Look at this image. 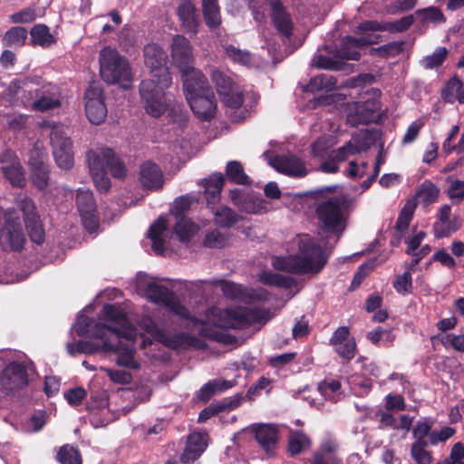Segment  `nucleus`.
<instances>
[{
	"instance_id": "nucleus-62",
	"label": "nucleus",
	"mask_w": 464,
	"mask_h": 464,
	"mask_svg": "<svg viewBox=\"0 0 464 464\" xmlns=\"http://www.w3.org/2000/svg\"><path fill=\"white\" fill-rule=\"evenodd\" d=\"M424 122L422 120L418 119L411 122L408 127L404 136L402 137V143L409 144L416 140L418 137L420 130L423 127Z\"/></svg>"
},
{
	"instance_id": "nucleus-64",
	"label": "nucleus",
	"mask_w": 464,
	"mask_h": 464,
	"mask_svg": "<svg viewBox=\"0 0 464 464\" xmlns=\"http://www.w3.org/2000/svg\"><path fill=\"white\" fill-rule=\"evenodd\" d=\"M448 195L451 199L462 200L464 198V180L451 181L448 188Z\"/></svg>"
},
{
	"instance_id": "nucleus-19",
	"label": "nucleus",
	"mask_w": 464,
	"mask_h": 464,
	"mask_svg": "<svg viewBox=\"0 0 464 464\" xmlns=\"http://www.w3.org/2000/svg\"><path fill=\"white\" fill-rule=\"evenodd\" d=\"M20 208L24 213L25 227L31 240L36 244L43 243L44 230L34 201L28 198H24L20 201Z\"/></svg>"
},
{
	"instance_id": "nucleus-23",
	"label": "nucleus",
	"mask_w": 464,
	"mask_h": 464,
	"mask_svg": "<svg viewBox=\"0 0 464 464\" xmlns=\"http://www.w3.org/2000/svg\"><path fill=\"white\" fill-rule=\"evenodd\" d=\"M461 227L460 219L451 217V208L448 204L442 205L437 213V220L433 224V233L437 238L448 237L457 232Z\"/></svg>"
},
{
	"instance_id": "nucleus-13",
	"label": "nucleus",
	"mask_w": 464,
	"mask_h": 464,
	"mask_svg": "<svg viewBox=\"0 0 464 464\" xmlns=\"http://www.w3.org/2000/svg\"><path fill=\"white\" fill-rule=\"evenodd\" d=\"M51 144L54 160L59 168L70 169L74 163L72 142L68 138V130L62 125L53 126Z\"/></svg>"
},
{
	"instance_id": "nucleus-12",
	"label": "nucleus",
	"mask_w": 464,
	"mask_h": 464,
	"mask_svg": "<svg viewBox=\"0 0 464 464\" xmlns=\"http://www.w3.org/2000/svg\"><path fill=\"white\" fill-rule=\"evenodd\" d=\"M3 219L4 223L0 225V245L5 249L21 250L25 239L16 212L7 210Z\"/></svg>"
},
{
	"instance_id": "nucleus-38",
	"label": "nucleus",
	"mask_w": 464,
	"mask_h": 464,
	"mask_svg": "<svg viewBox=\"0 0 464 464\" xmlns=\"http://www.w3.org/2000/svg\"><path fill=\"white\" fill-rule=\"evenodd\" d=\"M202 12L206 24L209 28H216L221 24L218 0H202Z\"/></svg>"
},
{
	"instance_id": "nucleus-47",
	"label": "nucleus",
	"mask_w": 464,
	"mask_h": 464,
	"mask_svg": "<svg viewBox=\"0 0 464 464\" xmlns=\"http://www.w3.org/2000/svg\"><path fill=\"white\" fill-rule=\"evenodd\" d=\"M462 82L456 76L452 77L442 90V98L448 102L458 101L460 103Z\"/></svg>"
},
{
	"instance_id": "nucleus-53",
	"label": "nucleus",
	"mask_w": 464,
	"mask_h": 464,
	"mask_svg": "<svg viewBox=\"0 0 464 464\" xmlns=\"http://www.w3.org/2000/svg\"><path fill=\"white\" fill-rule=\"evenodd\" d=\"M427 445V442H420V440L412 443L411 454L417 464H431V454L425 450Z\"/></svg>"
},
{
	"instance_id": "nucleus-49",
	"label": "nucleus",
	"mask_w": 464,
	"mask_h": 464,
	"mask_svg": "<svg viewBox=\"0 0 464 464\" xmlns=\"http://www.w3.org/2000/svg\"><path fill=\"white\" fill-rule=\"evenodd\" d=\"M57 460L61 464H82V457L77 449L70 445L62 446L57 451Z\"/></svg>"
},
{
	"instance_id": "nucleus-7",
	"label": "nucleus",
	"mask_w": 464,
	"mask_h": 464,
	"mask_svg": "<svg viewBox=\"0 0 464 464\" xmlns=\"http://www.w3.org/2000/svg\"><path fill=\"white\" fill-rule=\"evenodd\" d=\"M183 90L192 111L198 119L208 121L215 116V96L201 72L188 74L183 82Z\"/></svg>"
},
{
	"instance_id": "nucleus-16",
	"label": "nucleus",
	"mask_w": 464,
	"mask_h": 464,
	"mask_svg": "<svg viewBox=\"0 0 464 464\" xmlns=\"http://www.w3.org/2000/svg\"><path fill=\"white\" fill-rule=\"evenodd\" d=\"M85 113L89 121L93 124L104 121L107 115V107L104 102V95L102 85L99 82H92L84 93Z\"/></svg>"
},
{
	"instance_id": "nucleus-25",
	"label": "nucleus",
	"mask_w": 464,
	"mask_h": 464,
	"mask_svg": "<svg viewBox=\"0 0 464 464\" xmlns=\"http://www.w3.org/2000/svg\"><path fill=\"white\" fill-rule=\"evenodd\" d=\"M330 343L342 358L350 361L355 356L356 343L347 327L337 328L330 339Z\"/></svg>"
},
{
	"instance_id": "nucleus-1",
	"label": "nucleus",
	"mask_w": 464,
	"mask_h": 464,
	"mask_svg": "<svg viewBox=\"0 0 464 464\" xmlns=\"http://www.w3.org/2000/svg\"><path fill=\"white\" fill-rule=\"evenodd\" d=\"M104 323H98L84 314H80L74 325L76 334L93 340L68 343L70 354L94 353L100 351L118 354L116 363L132 370L140 368L134 358V342L137 329L128 321L126 315L115 305L106 304L101 314Z\"/></svg>"
},
{
	"instance_id": "nucleus-34",
	"label": "nucleus",
	"mask_w": 464,
	"mask_h": 464,
	"mask_svg": "<svg viewBox=\"0 0 464 464\" xmlns=\"http://www.w3.org/2000/svg\"><path fill=\"white\" fill-rule=\"evenodd\" d=\"M252 430L262 448L270 452L277 441L276 428L270 424H256L253 426Z\"/></svg>"
},
{
	"instance_id": "nucleus-24",
	"label": "nucleus",
	"mask_w": 464,
	"mask_h": 464,
	"mask_svg": "<svg viewBox=\"0 0 464 464\" xmlns=\"http://www.w3.org/2000/svg\"><path fill=\"white\" fill-rule=\"evenodd\" d=\"M166 53L157 44H149L144 48V63L149 68L150 77L149 79L161 80L163 70L169 72L166 67Z\"/></svg>"
},
{
	"instance_id": "nucleus-30",
	"label": "nucleus",
	"mask_w": 464,
	"mask_h": 464,
	"mask_svg": "<svg viewBox=\"0 0 464 464\" xmlns=\"http://www.w3.org/2000/svg\"><path fill=\"white\" fill-rule=\"evenodd\" d=\"M177 14L184 30L192 34L198 31L199 17L195 5L188 0L182 1L178 9Z\"/></svg>"
},
{
	"instance_id": "nucleus-52",
	"label": "nucleus",
	"mask_w": 464,
	"mask_h": 464,
	"mask_svg": "<svg viewBox=\"0 0 464 464\" xmlns=\"http://www.w3.org/2000/svg\"><path fill=\"white\" fill-rule=\"evenodd\" d=\"M366 337L372 343H381L383 346H390L395 338L392 331L381 327L367 333Z\"/></svg>"
},
{
	"instance_id": "nucleus-54",
	"label": "nucleus",
	"mask_w": 464,
	"mask_h": 464,
	"mask_svg": "<svg viewBox=\"0 0 464 464\" xmlns=\"http://www.w3.org/2000/svg\"><path fill=\"white\" fill-rule=\"evenodd\" d=\"M447 54L448 51L445 47H439L430 55L422 58L420 64L425 69H434L442 64Z\"/></svg>"
},
{
	"instance_id": "nucleus-31",
	"label": "nucleus",
	"mask_w": 464,
	"mask_h": 464,
	"mask_svg": "<svg viewBox=\"0 0 464 464\" xmlns=\"http://www.w3.org/2000/svg\"><path fill=\"white\" fill-rule=\"evenodd\" d=\"M378 107L379 104L374 100L350 104L347 120L352 125L365 123L371 121V114L377 111Z\"/></svg>"
},
{
	"instance_id": "nucleus-3",
	"label": "nucleus",
	"mask_w": 464,
	"mask_h": 464,
	"mask_svg": "<svg viewBox=\"0 0 464 464\" xmlns=\"http://www.w3.org/2000/svg\"><path fill=\"white\" fill-rule=\"evenodd\" d=\"M294 245L297 247L295 255L272 257L271 264L275 269L304 275L318 273L324 266L327 256L310 236H298L294 240Z\"/></svg>"
},
{
	"instance_id": "nucleus-20",
	"label": "nucleus",
	"mask_w": 464,
	"mask_h": 464,
	"mask_svg": "<svg viewBox=\"0 0 464 464\" xmlns=\"http://www.w3.org/2000/svg\"><path fill=\"white\" fill-rule=\"evenodd\" d=\"M143 324L146 333L150 334L154 340L168 347L176 349L193 344L194 339L191 336L185 334L170 336L150 319L144 320Z\"/></svg>"
},
{
	"instance_id": "nucleus-6",
	"label": "nucleus",
	"mask_w": 464,
	"mask_h": 464,
	"mask_svg": "<svg viewBox=\"0 0 464 464\" xmlns=\"http://www.w3.org/2000/svg\"><path fill=\"white\" fill-rule=\"evenodd\" d=\"M86 163L90 174L98 190L107 192L111 188V181L107 169L115 179H123L126 176V168L112 150L109 148L92 149L86 152Z\"/></svg>"
},
{
	"instance_id": "nucleus-5",
	"label": "nucleus",
	"mask_w": 464,
	"mask_h": 464,
	"mask_svg": "<svg viewBox=\"0 0 464 464\" xmlns=\"http://www.w3.org/2000/svg\"><path fill=\"white\" fill-rule=\"evenodd\" d=\"M161 80L145 79L140 84V95L147 114L158 118L168 112L173 121H185L179 106L172 103L173 99L167 90L172 83L169 72L162 71Z\"/></svg>"
},
{
	"instance_id": "nucleus-56",
	"label": "nucleus",
	"mask_w": 464,
	"mask_h": 464,
	"mask_svg": "<svg viewBox=\"0 0 464 464\" xmlns=\"http://www.w3.org/2000/svg\"><path fill=\"white\" fill-rule=\"evenodd\" d=\"M197 199L189 195L182 196L175 199L171 208V214L175 218H183L185 211L189 209L192 203Z\"/></svg>"
},
{
	"instance_id": "nucleus-37",
	"label": "nucleus",
	"mask_w": 464,
	"mask_h": 464,
	"mask_svg": "<svg viewBox=\"0 0 464 464\" xmlns=\"http://www.w3.org/2000/svg\"><path fill=\"white\" fill-rule=\"evenodd\" d=\"M176 222L173 227V234L182 243H188L198 233V227L186 217L175 218Z\"/></svg>"
},
{
	"instance_id": "nucleus-46",
	"label": "nucleus",
	"mask_w": 464,
	"mask_h": 464,
	"mask_svg": "<svg viewBox=\"0 0 464 464\" xmlns=\"http://www.w3.org/2000/svg\"><path fill=\"white\" fill-rule=\"evenodd\" d=\"M27 38V31L23 27H12L3 36V44L5 46L19 47L24 45Z\"/></svg>"
},
{
	"instance_id": "nucleus-58",
	"label": "nucleus",
	"mask_w": 464,
	"mask_h": 464,
	"mask_svg": "<svg viewBox=\"0 0 464 464\" xmlns=\"http://www.w3.org/2000/svg\"><path fill=\"white\" fill-rule=\"evenodd\" d=\"M101 371L106 372L111 381L118 384H129L132 375L126 370H112L107 367H101Z\"/></svg>"
},
{
	"instance_id": "nucleus-11",
	"label": "nucleus",
	"mask_w": 464,
	"mask_h": 464,
	"mask_svg": "<svg viewBox=\"0 0 464 464\" xmlns=\"http://www.w3.org/2000/svg\"><path fill=\"white\" fill-rule=\"evenodd\" d=\"M100 72L108 83H117L129 88L132 82V72L128 61L115 49L105 47L100 53Z\"/></svg>"
},
{
	"instance_id": "nucleus-4",
	"label": "nucleus",
	"mask_w": 464,
	"mask_h": 464,
	"mask_svg": "<svg viewBox=\"0 0 464 464\" xmlns=\"http://www.w3.org/2000/svg\"><path fill=\"white\" fill-rule=\"evenodd\" d=\"M317 195L315 215L320 228L324 233L334 235L337 241L345 230L347 211L353 200L341 190L333 192L330 187L320 189Z\"/></svg>"
},
{
	"instance_id": "nucleus-2",
	"label": "nucleus",
	"mask_w": 464,
	"mask_h": 464,
	"mask_svg": "<svg viewBox=\"0 0 464 464\" xmlns=\"http://www.w3.org/2000/svg\"><path fill=\"white\" fill-rule=\"evenodd\" d=\"M269 319V312L265 309L212 307L206 311L204 317L198 323L201 325L200 334L204 337L230 344L236 339L226 332L227 329H241L251 324H264Z\"/></svg>"
},
{
	"instance_id": "nucleus-41",
	"label": "nucleus",
	"mask_w": 464,
	"mask_h": 464,
	"mask_svg": "<svg viewBox=\"0 0 464 464\" xmlns=\"http://www.w3.org/2000/svg\"><path fill=\"white\" fill-rule=\"evenodd\" d=\"M258 280L268 285H276L290 288L295 284V279L291 276H281L271 271H262L258 275Z\"/></svg>"
},
{
	"instance_id": "nucleus-50",
	"label": "nucleus",
	"mask_w": 464,
	"mask_h": 464,
	"mask_svg": "<svg viewBox=\"0 0 464 464\" xmlns=\"http://www.w3.org/2000/svg\"><path fill=\"white\" fill-rule=\"evenodd\" d=\"M341 383L337 380L324 381L318 386V391L323 397L331 401H337L341 396Z\"/></svg>"
},
{
	"instance_id": "nucleus-43",
	"label": "nucleus",
	"mask_w": 464,
	"mask_h": 464,
	"mask_svg": "<svg viewBox=\"0 0 464 464\" xmlns=\"http://www.w3.org/2000/svg\"><path fill=\"white\" fill-rule=\"evenodd\" d=\"M440 189L430 181L425 180L419 188L416 196L424 205H430L439 198Z\"/></svg>"
},
{
	"instance_id": "nucleus-51",
	"label": "nucleus",
	"mask_w": 464,
	"mask_h": 464,
	"mask_svg": "<svg viewBox=\"0 0 464 464\" xmlns=\"http://www.w3.org/2000/svg\"><path fill=\"white\" fill-rule=\"evenodd\" d=\"M227 382L214 380L208 382L199 390L198 398L203 401H208L211 396L218 392H222L229 388Z\"/></svg>"
},
{
	"instance_id": "nucleus-21",
	"label": "nucleus",
	"mask_w": 464,
	"mask_h": 464,
	"mask_svg": "<svg viewBox=\"0 0 464 464\" xmlns=\"http://www.w3.org/2000/svg\"><path fill=\"white\" fill-rule=\"evenodd\" d=\"M167 219L160 217L150 227L148 237L151 241V247L158 255H164L168 249L172 248V236L169 237Z\"/></svg>"
},
{
	"instance_id": "nucleus-55",
	"label": "nucleus",
	"mask_w": 464,
	"mask_h": 464,
	"mask_svg": "<svg viewBox=\"0 0 464 464\" xmlns=\"http://www.w3.org/2000/svg\"><path fill=\"white\" fill-rule=\"evenodd\" d=\"M224 49L226 55L235 63L247 65L251 62V55L246 51L240 50L233 45H226Z\"/></svg>"
},
{
	"instance_id": "nucleus-18",
	"label": "nucleus",
	"mask_w": 464,
	"mask_h": 464,
	"mask_svg": "<svg viewBox=\"0 0 464 464\" xmlns=\"http://www.w3.org/2000/svg\"><path fill=\"white\" fill-rule=\"evenodd\" d=\"M76 204L84 227L90 233L96 232L99 222L92 193L89 189H78Z\"/></svg>"
},
{
	"instance_id": "nucleus-40",
	"label": "nucleus",
	"mask_w": 464,
	"mask_h": 464,
	"mask_svg": "<svg viewBox=\"0 0 464 464\" xmlns=\"http://www.w3.org/2000/svg\"><path fill=\"white\" fill-rule=\"evenodd\" d=\"M336 79L329 74L321 73L311 78L306 86V91L315 92H330L336 88Z\"/></svg>"
},
{
	"instance_id": "nucleus-48",
	"label": "nucleus",
	"mask_w": 464,
	"mask_h": 464,
	"mask_svg": "<svg viewBox=\"0 0 464 464\" xmlns=\"http://www.w3.org/2000/svg\"><path fill=\"white\" fill-rule=\"evenodd\" d=\"M226 175L230 181L237 184L245 185L249 181L247 175L244 171L243 166L240 162L236 160L227 162L226 167Z\"/></svg>"
},
{
	"instance_id": "nucleus-33",
	"label": "nucleus",
	"mask_w": 464,
	"mask_h": 464,
	"mask_svg": "<svg viewBox=\"0 0 464 464\" xmlns=\"http://www.w3.org/2000/svg\"><path fill=\"white\" fill-rule=\"evenodd\" d=\"M338 446L335 441L326 440L314 453L311 464H342L337 456Z\"/></svg>"
},
{
	"instance_id": "nucleus-26",
	"label": "nucleus",
	"mask_w": 464,
	"mask_h": 464,
	"mask_svg": "<svg viewBox=\"0 0 464 464\" xmlns=\"http://www.w3.org/2000/svg\"><path fill=\"white\" fill-rule=\"evenodd\" d=\"M61 105V95L58 88L51 83L44 84L35 90V100L32 103L34 111H44Z\"/></svg>"
},
{
	"instance_id": "nucleus-57",
	"label": "nucleus",
	"mask_w": 464,
	"mask_h": 464,
	"mask_svg": "<svg viewBox=\"0 0 464 464\" xmlns=\"http://www.w3.org/2000/svg\"><path fill=\"white\" fill-rule=\"evenodd\" d=\"M393 287L400 295H408L411 292L412 282L411 274L409 271L396 276L393 282Z\"/></svg>"
},
{
	"instance_id": "nucleus-61",
	"label": "nucleus",
	"mask_w": 464,
	"mask_h": 464,
	"mask_svg": "<svg viewBox=\"0 0 464 464\" xmlns=\"http://www.w3.org/2000/svg\"><path fill=\"white\" fill-rule=\"evenodd\" d=\"M455 433V430L450 427H444L440 430H433L429 435V440L431 445L443 442L449 440Z\"/></svg>"
},
{
	"instance_id": "nucleus-36",
	"label": "nucleus",
	"mask_w": 464,
	"mask_h": 464,
	"mask_svg": "<svg viewBox=\"0 0 464 464\" xmlns=\"http://www.w3.org/2000/svg\"><path fill=\"white\" fill-rule=\"evenodd\" d=\"M30 44L33 46L48 48L56 43L55 37L44 24H35L30 31Z\"/></svg>"
},
{
	"instance_id": "nucleus-15",
	"label": "nucleus",
	"mask_w": 464,
	"mask_h": 464,
	"mask_svg": "<svg viewBox=\"0 0 464 464\" xmlns=\"http://www.w3.org/2000/svg\"><path fill=\"white\" fill-rule=\"evenodd\" d=\"M171 58L173 63L182 73L183 82L188 74L199 72L193 67L194 57L189 41L183 35H174L171 42Z\"/></svg>"
},
{
	"instance_id": "nucleus-28",
	"label": "nucleus",
	"mask_w": 464,
	"mask_h": 464,
	"mask_svg": "<svg viewBox=\"0 0 464 464\" xmlns=\"http://www.w3.org/2000/svg\"><path fill=\"white\" fill-rule=\"evenodd\" d=\"M208 446V434L205 432H194L188 437L184 452L180 460L184 463H190L196 460Z\"/></svg>"
},
{
	"instance_id": "nucleus-9",
	"label": "nucleus",
	"mask_w": 464,
	"mask_h": 464,
	"mask_svg": "<svg viewBox=\"0 0 464 464\" xmlns=\"http://www.w3.org/2000/svg\"><path fill=\"white\" fill-rule=\"evenodd\" d=\"M188 288L191 291L198 292L202 296H208L215 293L218 288H220L226 297L246 303L266 298V292L263 288H244L238 284L225 279L190 282Z\"/></svg>"
},
{
	"instance_id": "nucleus-39",
	"label": "nucleus",
	"mask_w": 464,
	"mask_h": 464,
	"mask_svg": "<svg viewBox=\"0 0 464 464\" xmlns=\"http://www.w3.org/2000/svg\"><path fill=\"white\" fill-rule=\"evenodd\" d=\"M31 179L34 185L43 190L48 186L49 169L42 161H31Z\"/></svg>"
},
{
	"instance_id": "nucleus-59",
	"label": "nucleus",
	"mask_w": 464,
	"mask_h": 464,
	"mask_svg": "<svg viewBox=\"0 0 464 464\" xmlns=\"http://www.w3.org/2000/svg\"><path fill=\"white\" fill-rule=\"evenodd\" d=\"M464 444L455 443L451 448L450 456L437 464H464Z\"/></svg>"
},
{
	"instance_id": "nucleus-63",
	"label": "nucleus",
	"mask_w": 464,
	"mask_h": 464,
	"mask_svg": "<svg viewBox=\"0 0 464 464\" xmlns=\"http://www.w3.org/2000/svg\"><path fill=\"white\" fill-rule=\"evenodd\" d=\"M35 19V12L32 8H26L10 16V20L14 24L32 23Z\"/></svg>"
},
{
	"instance_id": "nucleus-8",
	"label": "nucleus",
	"mask_w": 464,
	"mask_h": 464,
	"mask_svg": "<svg viewBox=\"0 0 464 464\" xmlns=\"http://www.w3.org/2000/svg\"><path fill=\"white\" fill-rule=\"evenodd\" d=\"M136 290L149 301L164 306L180 318H190L188 310L162 280L139 274L136 278Z\"/></svg>"
},
{
	"instance_id": "nucleus-14",
	"label": "nucleus",
	"mask_w": 464,
	"mask_h": 464,
	"mask_svg": "<svg viewBox=\"0 0 464 464\" xmlns=\"http://www.w3.org/2000/svg\"><path fill=\"white\" fill-rule=\"evenodd\" d=\"M211 79L222 102L232 109H238L243 103V94L239 86L221 71L214 70Z\"/></svg>"
},
{
	"instance_id": "nucleus-44",
	"label": "nucleus",
	"mask_w": 464,
	"mask_h": 464,
	"mask_svg": "<svg viewBox=\"0 0 464 464\" xmlns=\"http://www.w3.org/2000/svg\"><path fill=\"white\" fill-rule=\"evenodd\" d=\"M311 441L303 432H291L288 438V450L291 455H296L309 449Z\"/></svg>"
},
{
	"instance_id": "nucleus-27",
	"label": "nucleus",
	"mask_w": 464,
	"mask_h": 464,
	"mask_svg": "<svg viewBox=\"0 0 464 464\" xmlns=\"http://www.w3.org/2000/svg\"><path fill=\"white\" fill-rule=\"evenodd\" d=\"M268 162L276 171L288 176L304 177L307 174L304 163L292 154L268 159Z\"/></svg>"
},
{
	"instance_id": "nucleus-42",
	"label": "nucleus",
	"mask_w": 464,
	"mask_h": 464,
	"mask_svg": "<svg viewBox=\"0 0 464 464\" xmlns=\"http://www.w3.org/2000/svg\"><path fill=\"white\" fill-rule=\"evenodd\" d=\"M215 223L223 227L233 226L238 220V216L226 206L212 209Z\"/></svg>"
},
{
	"instance_id": "nucleus-35",
	"label": "nucleus",
	"mask_w": 464,
	"mask_h": 464,
	"mask_svg": "<svg viewBox=\"0 0 464 464\" xmlns=\"http://www.w3.org/2000/svg\"><path fill=\"white\" fill-rule=\"evenodd\" d=\"M232 202L242 211L256 214L263 209L262 201L258 198L246 195L239 189L230 191Z\"/></svg>"
},
{
	"instance_id": "nucleus-32",
	"label": "nucleus",
	"mask_w": 464,
	"mask_h": 464,
	"mask_svg": "<svg viewBox=\"0 0 464 464\" xmlns=\"http://www.w3.org/2000/svg\"><path fill=\"white\" fill-rule=\"evenodd\" d=\"M140 181L148 189H158L163 185V174L152 162H145L140 167Z\"/></svg>"
},
{
	"instance_id": "nucleus-45",
	"label": "nucleus",
	"mask_w": 464,
	"mask_h": 464,
	"mask_svg": "<svg viewBox=\"0 0 464 464\" xmlns=\"http://www.w3.org/2000/svg\"><path fill=\"white\" fill-rule=\"evenodd\" d=\"M364 148L359 144L357 137H353L345 145L333 151L332 155L339 162L346 160L350 156L360 153Z\"/></svg>"
},
{
	"instance_id": "nucleus-60",
	"label": "nucleus",
	"mask_w": 464,
	"mask_h": 464,
	"mask_svg": "<svg viewBox=\"0 0 464 464\" xmlns=\"http://www.w3.org/2000/svg\"><path fill=\"white\" fill-rule=\"evenodd\" d=\"M413 206L406 205L399 215L396 222V229L399 231L405 230L412 218L413 216Z\"/></svg>"
},
{
	"instance_id": "nucleus-10",
	"label": "nucleus",
	"mask_w": 464,
	"mask_h": 464,
	"mask_svg": "<svg viewBox=\"0 0 464 464\" xmlns=\"http://www.w3.org/2000/svg\"><path fill=\"white\" fill-rule=\"evenodd\" d=\"M379 35L374 34H366L360 38L345 37L341 48L337 50L336 54L332 57L317 55L314 59V64L321 69L340 71L343 68V61L358 60L360 58L359 50L361 47L373 44L378 42Z\"/></svg>"
},
{
	"instance_id": "nucleus-17",
	"label": "nucleus",
	"mask_w": 464,
	"mask_h": 464,
	"mask_svg": "<svg viewBox=\"0 0 464 464\" xmlns=\"http://www.w3.org/2000/svg\"><path fill=\"white\" fill-rule=\"evenodd\" d=\"M30 363L12 362L0 373V391L5 394L23 388L28 382Z\"/></svg>"
},
{
	"instance_id": "nucleus-29",
	"label": "nucleus",
	"mask_w": 464,
	"mask_h": 464,
	"mask_svg": "<svg viewBox=\"0 0 464 464\" xmlns=\"http://www.w3.org/2000/svg\"><path fill=\"white\" fill-rule=\"evenodd\" d=\"M271 8V18L277 31L285 35L289 36L292 34L294 24L292 19L284 9L280 0H266Z\"/></svg>"
},
{
	"instance_id": "nucleus-22",
	"label": "nucleus",
	"mask_w": 464,
	"mask_h": 464,
	"mask_svg": "<svg viewBox=\"0 0 464 464\" xmlns=\"http://www.w3.org/2000/svg\"><path fill=\"white\" fill-rule=\"evenodd\" d=\"M0 163L5 177L13 186L21 188L25 184V172L13 151H4L0 156Z\"/></svg>"
}]
</instances>
